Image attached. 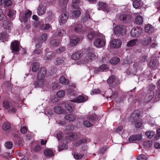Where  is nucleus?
<instances>
[{"instance_id":"1","label":"nucleus","mask_w":160,"mask_h":160,"mask_svg":"<svg viewBox=\"0 0 160 160\" xmlns=\"http://www.w3.org/2000/svg\"><path fill=\"white\" fill-rule=\"evenodd\" d=\"M114 35L116 37H121L124 36L126 32V29L124 25L118 24L113 28Z\"/></svg>"},{"instance_id":"2","label":"nucleus","mask_w":160,"mask_h":160,"mask_svg":"<svg viewBox=\"0 0 160 160\" xmlns=\"http://www.w3.org/2000/svg\"><path fill=\"white\" fill-rule=\"evenodd\" d=\"M20 44L18 40H14L11 43L10 48L12 51V52L14 55L17 54L20 50Z\"/></svg>"},{"instance_id":"3","label":"nucleus","mask_w":160,"mask_h":160,"mask_svg":"<svg viewBox=\"0 0 160 160\" xmlns=\"http://www.w3.org/2000/svg\"><path fill=\"white\" fill-rule=\"evenodd\" d=\"M107 82L109 86L112 88H115L120 83V80L116 79V78L114 75H112L110 76L107 80Z\"/></svg>"},{"instance_id":"4","label":"nucleus","mask_w":160,"mask_h":160,"mask_svg":"<svg viewBox=\"0 0 160 160\" xmlns=\"http://www.w3.org/2000/svg\"><path fill=\"white\" fill-rule=\"evenodd\" d=\"M122 42L120 39H115L110 41V47L111 48H118L122 45Z\"/></svg>"},{"instance_id":"5","label":"nucleus","mask_w":160,"mask_h":160,"mask_svg":"<svg viewBox=\"0 0 160 160\" xmlns=\"http://www.w3.org/2000/svg\"><path fill=\"white\" fill-rule=\"evenodd\" d=\"M142 32V29L140 27H136L131 30L130 34L132 37L137 38L141 35Z\"/></svg>"},{"instance_id":"6","label":"nucleus","mask_w":160,"mask_h":160,"mask_svg":"<svg viewBox=\"0 0 160 160\" xmlns=\"http://www.w3.org/2000/svg\"><path fill=\"white\" fill-rule=\"evenodd\" d=\"M98 9L99 10H102L107 12L110 10V7L105 2L99 1L98 3Z\"/></svg>"},{"instance_id":"7","label":"nucleus","mask_w":160,"mask_h":160,"mask_svg":"<svg viewBox=\"0 0 160 160\" xmlns=\"http://www.w3.org/2000/svg\"><path fill=\"white\" fill-rule=\"evenodd\" d=\"M47 73V70L44 67H41L39 70L37 78L38 79H44Z\"/></svg>"},{"instance_id":"8","label":"nucleus","mask_w":160,"mask_h":160,"mask_svg":"<svg viewBox=\"0 0 160 160\" xmlns=\"http://www.w3.org/2000/svg\"><path fill=\"white\" fill-rule=\"evenodd\" d=\"M81 38L78 37H75L70 40V42L68 48H71L76 46L81 41Z\"/></svg>"},{"instance_id":"9","label":"nucleus","mask_w":160,"mask_h":160,"mask_svg":"<svg viewBox=\"0 0 160 160\" xmlns=\"http://www.w3.org/2000/svg\"><path fill=\"white\" fill-rule=\"evenodd\" d=\"M72 29L74 32L79 34L83 33L84 32V29L82 25L81 24H78L75 25Z\"/></svg>"},{"instance_id":"10","label":"nucleus","mask_w":160,"mask_h":160,"mask_svg":"<svg viewBox=\"0 0 160 160\" xmlns=\"http://www.w3.org/2000/svg\"><path fill=\"white\" fill-rule=\"evenodd\" d=\"M101 118L100 116L95 113L88 115L87 116V119L91 122L98 121Z\"/></svg>"},{"instance_id":"11","label":"nucleus","mask_w":160,"mask_h":160,"mask_svg":"<svg viewBox=\"0 0 160 160\" xmlns=\"http://www.w3.org/2000/svg\"><path fill=\"white\" fill-rule=\"evenodd\" d=\"M99 37L97 32L94 31H91L89 32L87 35V38L90 41H92L93 40L98 38Z\"/></svg>"},{"instance_id":"12","label":"nucleus","mask_w":160,"mask_h":160,"mask_svg":"<svg viewBox=\"0 0 160 160\" xmlns=\"http://www.w3.org/2000/svg\"><path fill=\"white\" fill-rule=\"evenodd\" d=\"M131 18L130 16L128 14H122L119 16V20L125 23L130 22Z\"/></svg>"},{"instance_id":"13","label":"nucleus","mask_w":160,"mask_h":160,"mask_svg":"<svg viewBox=\"0 0 160 160\" xmlns=\"http://www.w3.org/2000/svg\"><path fill=\"white\" fill-rule=\"evenodd\" d=\"M144 29L145 32L148 34H151L155 31L154 27L149 23L145 25Z\"/></svg>"},{"instance_id":"14","label":"nucleus","mask_w":160,"mask_h":160,"mask_svg":"<svg viewBox=\"0 0 160 160\" xmlns=\"http://www.w3.org/2000/svg\"><path fill=\"white\" fill-rule=\"evenodd\" d=\"M105 44V41L101 38H97L94 42L95 46L98 47H101Z\"/></svg>"},{"instance_id":"15","label":"nucleus","mask_w":160,"mask_h":160,"mask_svg":"<svg viewBox=\"0 0 160 160\" xmlns=\"http://www.w3.org/2000/svg\"><path fill=\"white\" fill-rule=\"evenodd\" d=\"M88 98V97L86 96L84 97L82 96L81 95L79 96L77 98L72 100V102H74L81 103L86 101L87 100Z\"/></svg>"},{"instance_id":"16","label":"nucleus","mask_w":160,"mask_h":160,"mask_svg":"<svg viewBox=\"0 0 160 160\" xmlns=\"http://www.w3.org/2000/svg\"><path fill=\"white\" fill-rule=\"evenodd\" d=\"M55 57V53L52 51H49L46 53V55L44 58V59L48 62L51 61L52 59Z\"/></svg>"},{"instance_id":"17","label":"nucleus","mask_w":160,"mask_h":160,"mask_svg":"<svg viewBox=\"0 0 160 160\" xmlns=\"http://www.w3.org/2000/svg\"><path fill=\"white\" fill-rule=\"evenodd\" d=\"M142 136L141 134L134 135L130 136L128 138V140L130 142L133 141H139L142 139Z\"/></svg>"},{"instance_id":"18","label":"nucleus","mask_w":160,"mask_h":160,"mask_svg":"<svg viewBox=\"0 0 160 160\" xmlns=\"http://www.w3.org/2000/svg\"><path fill=\"white\" fill-rule=\"evenodd\" d=\"M140 116V114L136 112H134L130 116V120L132 122H135L136 121L138 120Z\"/></svg>"},{"instance_id":"19","label":"nucleus","mask_w":160,"mask_h":160,"mask_svg":"<svg viewBox=\"0 0 160 160\" xmlns=\"http://www.w3.org/2000/svg\"><path fill=\"white\" fill-rule=\"evenodd\" d=\"M132 62V60L131 59L129 58L127 59H123L120 63L121 66L123 67H129V65Z\"/></svg>"},{"instance_id":"20","label":"nucleus","mask_w":160,"mask_h":160,"mask_svg":"<svg viewBox=\"0 0 160 160\" xmlns=\"http://www.w3.org/2000/svg\"><path fill=\"white\" fill-rule=\"evenodd\" d=\"M32 14V12L30 10H28V12H25L24 15L21 17L22 20L25 23L27 22L28 19L31 17Z\"/></svg>"},{"instance_id":"21","label":"nucleus","mask_w":160,"mask_h":160,"mask_svg":"<svg viewBox=\"0 0 160 160\" xmlns=\"http://www.w3.org/2000/svg\"><path fill=\"white\" fill-rule=\"evenodd\" d=\"M69 13L65 12L62 13L61 15L60 20L62 23H65L67 21Z\"/></svg>"},{"instance_id":"22","label":"nucleus","mask_w":160,"mask_h":160,"mask_svg":"<svg viewBox=\"0 0 160 160\" xmlns=\"http://www.w3.org/2000/svg\"><path fill=\"white\" fill-rule=\"evenodd\" d=\"M47 18L48 19L49 22H51L52 20H54L55 18V14L52 10H50L47 12Z\"/></svg>"},{"instance_id":"23","label":"nucleus","mask_w":160,"mask_h":160,"mask_svg":"<svg viewBox=\"0 0 160 160\" xmlns=\"http://www.w3.org/2000/svg\"><path fill=\"white\" fill-rule=\"evenodd\" d=\"M152 41L151 37H146L143 38L141 42L142 45L144 46L148 45Z\"/></svg>"},{"instance_id":"24","label":"nucleus","mask_w":160,"mask_h":160,"mask_svg":"<svg viewBox=\"0 0 160 160\" xmlns=\"http://www.w3.org/2000/svg\"><path fill=\"white\" fill-rule=\"evenodd\" d=\"M65 107L66 109L70 113L73 111L74 108L73 104L70 102L66 103L65 105Z\"/></svg>"},{"instance_id":"25","label":"nucleus","mask_w":160,"mask_h":160,"mask_svg":"<svg viewBox=\"0 0 160 160\" xmlns=\"http://www.w3.org/2000/svg\"><path fill=\"white\" fill-rule=\"evenodd\" d=\"M44 153L45 156L46 157H51L54 156V154L52 150L48 148L45 149L44 150Z\"/></svg>"},{"instance_id":"26","label":"nucleus","mask_w":160,"mask_h":160,"mask_svg":"<svg viewBox=\"0 0 160 160\" xmlns=\"http://www.w3.org/2000/svg\"><path fill=\"white\" fill-rule=\"evenodd\" d=\"M55 112L57 114L66 113V111L65 110L62 109L61 106H56L54 108Z\"/></svg>"},{"instance_id":"27","label":"nucleus","mask_w":160,"mask_h":160,"mask_svg":"<svg viewBox=\"0 0 160 160\" xmlns=\"http://www.w3.org/2000/svg\"><path fill=\"white\" fill-rule=\"evenodd\" d=\"M81 51H77L74 53L71 56V58L74 60H78L82 56Z\"/></svg>"},{"instance_id":"28","label":"nucleus","mask_w":160,"mask_h":160,"mask_svg":"<svg viewBox=\"0 0 160 160\" xmlns=\"http://www.w3.org/2000/svg\"><path fill=\"white\" fill-rule=\"evenodd\" d=\"M96 55L93 53H88L86 57V59L88 62L92 61L95 59Z\"/></svg>"},{"instance_id":"29","label":"nucleus","mask_w":160,"mask_h":160,"mask_svg":"<svg viewBox=\"0 0 160 160\" xmlns=\"http://www.w3.org/2000/svg\"><path fill=\"white\" fill-rule=\"evenodd\" d=\"M120 59L117 57L112 58L109 61V63L113 65H116L119 63Z\"/></svg>"},{"instance_id":"30","label":"nucleus","mask_w":160,"mask_h":160,"mask_svg":"<svg viewBox=\"0 0 160 160\" xmlns=\"http://www.w3.org/2000/svg\"><path fill=\"white\" fill-rule=\"evenodd\" d=\"M158 62V60L157 59H152L150 60L148 63V66L150 68H152L156 66Z\"/></svg>"},{"instance_id":"31","label":"nucleus","mask_w":160,"mask_h":160,"mask_svg":"<svg viewBox=\"0 0 160 160\" xmlns=\"http://www.w3.org/2000/svg\"><path fill=\"white\" fill-rule=\"evenodd\" d=\"M59 82L64 85L69 84V80L65 78L64 76H61L59 78Z\"/></svg>"},{"instance_id":"32","label":"nucleus","mask_w":160,"mask_h":160,"mask_svg":"<svg viewBox=\"0 0 160 160\" xmlns=\"http://www.w3.org/2000/svg\"><path fill=\"white\" fill-rule=\"evenodd\" d=\"M40 67L39 62H34L32 65V70L33 72H36L38 70Z\"/></svg>"},{"instance_id":"33","label":"nucleus","mask_w":160,"mask_h":160,"mask_svg":"<svg viewBox=\"0 0 160 160\" xmlns=\"http://www.w3.org/2000/svg\"><path fill=\"white\" fill-rule=\"evenodd\" d=\"M65 59L62 57L57 58L54 61V63L56 65H60L63 63L64 62Z\"/></svg>"},{"instance_id":"34","label":"nucleus","mask_w":160,"mask_h":160,"mask_svg":"<svg viewBox=\"0 0 160 160\" xmlns=\"http://www.w3.org/2000/svg\"><path fill=\"white\" fill-rule=\"evenodd\" d=\"M66 31L65 30L62 29L58 30L56 32L55 34L56 36L60 37H62L65 35Z\"/></svg>"},{"instance_id":"35","label":"nucleus","mask_w":160,"mask_h":160,"mask_svg":"<svg viewBox=\"0 0 160 160\" xmlns=\"http://www.w3.org/2000/svg\"><path fill=\"white\" fill-rule=\"evenodd\" d=\"M65 119L71 121H73L76 119V116L72 114L66 115L64 117Z\"/></svg>"},{"instance_id":"36","label":"nucleus","mask_w":160,"mask_h":160,"mask_svg":"<svg viewBox=\"0 0 160 160\" xmlns=\"http://www.w3.org/2000/svg\"><path fill=\"white\" fill-rule=\"evenodd\" d=\"M13 103L7 100H4L3 102V105L6 109H8Z\"/></svg>"},{"instance_id":"37","label":"nucleus","mask_w":160,"mask_h":160,"mask_svg":"<svg viewBox=\"0 0 160 160\" xmlns=\"http://www.w3.org/2000/svg\"><path fill=\"white\" fill-rule=\"evenodd\" d=\"M2 127L3 130L7 132L11 128V126L9 122H5L3 125Z\"/></svg>"},{"instance_id":"38","label":"nucleus","mask_w":160,"mask_h":160,"mask_svg":"<svg viewBox=\"0 0 160 160\" xmlns=\"http://www.w3.org/2000/svg\"><path fill=\"white\" fill-rule=\"evenodd\" d=\"M50 44L53 47H58L60 43L59 40L58 39H54L51 41Z\"/></svg>"},{"instance_id":"39","label":"nucleus","mask_w":160,"mask_h":160,"mask_svg":"<svg viewBox=\"0 0 160 160\" xmlns=\"http://www.w3.org/2000/svg\"><path fill=\"white\" fill-rule=\"evenodd\" d=\"M136 23L138 25H141L143 22V19L142 17L140 16H137L135 18Z\"/></svg>"},{"instance_id":"40","label":"nucleus","mask_w":160,"mask_h":160,"mask_svg":"<svg viewBox=\"0 0 160 160\" xmlns=\"http://www.w3.org/2000/svg\"><path fill=\"white\" fill-rule=\"evenodd\" d=\"M88 19L91 20L92 19V18L90 16L89 12H88L86 13L85 15L81 19V22L83 23H84L87 21Z\"/></svg>"},{"instance_id":"41","label":"nucleus","mask_w":160,"mask_h":160,"mask_svg":"<svg viewBox=\"0 0 160 160\" xmlns=\"http://www.w3.org/2000/svg\"><path fill=\"white\" fill-rule=\"evenodd\" d=\"M80 2V0H72V6L73 8L75 9L79 8V4Z\"/></svg>"},{"instance_id":"42","label":"nucleus","mask_w":160,"mask_h":160,"mask_svg":"<svg viewBox=\"0 0 160 160\" xmlns=\"http://www.w3.org/2000/svg\"><path fill=\"white\" fill-rule=\"evenodd\" d=\"M38 80L35 82V85L36 87H41L44 85V79H38Z\"/></svg>"},{"instance_id":"43","label":"nucleus","mask_w":160,"mask_h":160,"mask_svg":"<svg viewBox=\"0 0 160 160\" xmlns=\"http://www.w3.org/2000/svg\"><path fill=\"white\" fill-rule=\"evenodd\" d=\"M81 14V11L79 10L78 9L74 10L72 13L73 18L78 17Z\"/></svg>"},{"instance_id":"44","label":"nucleus","mask_w":160,"mask_h":160,"mask_svg":"<svg viewBox=\"0 0 160 160\" xmlns=\"http://www.w3.org/2000/svg\"><path fill=\"white\" fill-rule=\"evenodd\" d=\"M101 72L107 71L108 70L109 68L107 64H102L99 67Z\"/></svg>"},{"instance_id":"45","label":"nucleus","mask_w":160,"mask_h":160,"mask_svg":"<svg viewBox=\"0 0 160 160\" xmlns=\"http://www.w3.org/2000/svg\"><path fill=\"white\" fill-rule=\"evenodd\" d=\"M154 96V93H150L147 94L145 96V98L147 100V101H150L152 100Z\"/></svg>"},{"instance_id":"46","label":"nucleus","mask_w":160,"mask_h":160,"mask_svg":"<svg viewBox=\"0 0 160 160\" xmlns=\"http://www.w3.org/2000/svg\"><path fill=\"white\" fill-rule=\"evenodd\" d=\"M16 106L14 104H12L9 108L8 112L10 113H14L16 111L15 108Z\"/></svg>"},{"instance_id":"47","label":"nucleus","mask_w":160,"mask_h":160,"mask_svg":"<svg viewBox=\"0 0 160 160\" xmlns=\"http://www.w3.org/2000/svg\"><path fill=\"white\" fill-rule=\"evenodd\" d=\"M145 134L147 136L148 138H150L153 137L155 135V132L152 131H148L146 132Z\"/></svg>"},{"instance_id":"48","label":"nucleus","mask_w":160,"mask_h":160,"mask_svg":"<svg viewBox=\"0 0 160 160\" xmlns=\"http://www.w3.org/2000/svg\"><path fill=\"white\" fill-rule=\"evenodd\" d=\"M50 25L49 24H44L43 22H41V29L47 30L50 28Z\"/></svg>"},{"instance_id":"49","label":"nucleus","mask_w":160,"mask_h":160,"mask_svg":"<svg viewBox=\"0 0 160 160\" xmlns=\"http://www.w3.org/2000/svg\"><path fill=\"white\" fill-rule=\"evenodd\" d=\"M141 0H135L133 2V7L136 8H138L141 5Z\"/></svg>"},{"instance_id":"50","label":"nucleus","mask_w":160,"mask_h":160,"mask_svg":"<svg viewBox=\"0 0 160 160\" xmlns=\"http://www.w3.org/2000/svg\"><path fill=\"white\" fill-rule=\"evenodd\" d=\"M69 0H59V4L62 7H66Z\"/></svg>"},{"instance_id":"51","label":"nucleus","mask_w":160,"mask_h":160,"mask_svg":"<svg viewBox=\"0 0 160 160\" xmlns=\"http://www.w3.org/2000/svg\"><path fill=\"white\" fill-rule=\"evenodd\" d=\"M24 141L20 138H18L15 141V144L19 146L22 147L23 146Z\"/></svg>"},{"instance_id":"52","label":"nucleus","mask_w":160,"mask_h":160,"mask_svg":"<svg viewBox=\"0 0 160 160\" xmlns=\"http://www.w3.org/2000/svg\"><path fill=\"white\" fill-rule=\"evenodd\" d=\"M15 14V13L14 11L12 10L11 9L8 10V12L7 13L8 16L11 18H14V16Z\"/></svg>"},{"instance_id":"53","label":"nucleus","mask_w":160,"mask_h":160,"mask_svg":"<svg viewBox=\"0 0 160 160\" xmlns=\"http://www.w3.org/2000/svg\"><path fill=\"white\" fill-rule=\"evenodd\" d=\"M48 36L45 33L43 34L39 38L38 40L41 41L43 42H45L47 39Z\"/></svg>"},{"instance_id":"54","label":"nucleus","mask_w":160,"mask_h":160,"mask_svg":"<svg viewBox=\"0 0 160 160\" xmlns=\"http://www.w3.org/2000/svg\"><path fill=\"white\" fill-rule=\"evenodd\" d=\"M12 4V2L10 0H4V1L3 5L4 8L8 7L11 5Z\"/></svg>"},{"instance_id":"55","label":"nucleus","mask_w":160,"mask_h":160,"mask_svg":"<svg viewBox=\"0 0 160 160\" xmlns=\"http://www.w3.org/2000/svg\"><path fill=\"white\" fill-rule=\"evenodd\" d=\"M68 148V146L66 144H60L58 146V151L60 152L65 149H67Z\"/></svg>"},{"instance_id":"56","label":"nucleus","mask_w":160,"mask_h":160,"mask_svg":"<svg viewBox=\"0 0 160 160\" xmlns=\"http://www.w3.org/2000/svg\"><path fill=\"white\" fill-rule=\"evenodd\" d=\"M136 44V41L135 40H132L129 41L127 43V46L128 47H132L134 46Z\"/></svg>"},{"instance_id":"57","label":"nucleus","mask_w":160,"mask_h":160,"mask_svg":"<svg viewBox=\"0 0 160 160\" xmlns=\"http://www.w3.org/2000/svg\"><path fill=\"white\" fill-rule=\"evenodd\" d=\"M5 146L6 148L9 149H11L13 146L12 143L10 141L7 142L5 143Z\"/></svg>"},{"instance_id":"58","label":"nucleus","mask_w":160,"mask_h":160,"mask_svg":"<svg viewBox=\"0 0 160 160\" xmlns=\"http://www.w3.org/2000/svg\"><path fill=\"white\" fill-rule=\"evenodd\" d=\"M65 94V92L63 90H60L57 93V95L59 97L62 98L63 97Z\"/></svg>"},{"instance_id":"59","label":"nucleus","mask_w":160,"mask_h":160,"mask_svg":"<svg viewBox=\"0 0 160 160\" xmlns=\"http://www.w3.org/2000/svg\"><path fill=\"white\" fill-rule=\"evenodd\" d=\"M7 33L4 32H3L0 33V40H2L3 42L6 38Z\"/></svg>"},{"instance_id":"60","label":"nucleus","mask_w":160,"mask_h":160,"mask_svg":"<svg viewBox=\"0 0 160 160\" xmlns=\"http://www.w3.org/2000/svg\"><path fill=\"white\" fill-rule=\"evenodd\" d=\"M118 92L116 91L112 92V95L109 98L112 100L116 99L118 96Z\"/></svg>"},{"instance_id":"61","label":"nucleus","mask_w":160,"mask_h":160,"mask_svg":"<svg viewBox=\"0 0 160 160\" xmlns=\"http://www.w3.org/2000/svg\"><path fill=\"white\" fill-rule=\"evenodd\" d=\"M144 146L146 147H151L152 146V141H147L143 142Z\"/></svg>"},{"instance_id":"62","label":"nucleus","mask_w":160,"mask_h":160,"mask_svg":"<svg viewBox=\"0 0 160 160\" xmlns=\"http://www.w3.org/2000/svg\"><path fill=\"white\" fill-rule=\"evenodd\" d=\"M83 156V155L78 153H74L73 155L75 159L77 160L81 159Z\"/></svg>"},{"instance_id":"63","label":"nucleus","mask_w":160,"mask_h":160,"mask_svg":"<svg viewBox=\"0 0 160 160\" xmlns=\"http://www.w3.org/2000/svg\"><path fill=\"white\" fill-rule=\"evenodd\" d=\"M89 120H85L83 122L84 125L87 128H89L93 126V124L91 123Z\"/></svg>"},{"instance_id":"64","label":"nucleus","mask_w":160,"mask_h":160,"mask_svg":"<svg viewBox=\"0 0 160 160\" xmlns=\"http://www.w3.org/2000/svg\"><path fill=\"white\" fill-rule=\"evenodd\" d=\"M43 42L41 41L38 40L36 42L35 44V47L36 48L39 49L42 47V44Z\"/></svg>"}]
</instances>
